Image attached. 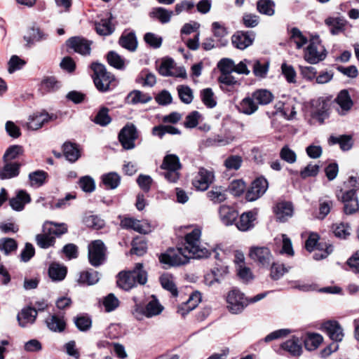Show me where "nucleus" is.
<instances>
[{"label":"nucleus","mask_w":359,"mask_h":359,"mask_svg":"<svg viewBox=\"0 0 359 359\" xmlns=\"http://www.w3.org/2000/svg\"><path fill=\"white\" fill-rule=\"evenodd\" d=\"M147 281V273L142 264L138 263L128 271H121L118 275L117 285L124 290H130L137 284L144 285Z\"/></svg>","instance_id":"1"},{"label":"nucleus","mask_w":359,"mask_h":359,"mask_svg":"<svg viewBox=\"0 0 359 359\" xmlns=\"http://www.w3.org/2000/svg\"><path fill=\"white\" fill-rule=\"evenodd\" d=\"M201 228L196 227L185 236L184 248L192 259L207 258L210 255V251L201 244Z\"/></svg>","instance_id":"2"},{"label":"nucleus","mask_w":359,"mask_h":359,"mask_svg":"<svg viewBox=\"0 0 359 359\" xmlns=\"http://www.w3.org/2000/svg\"><path fill=\"white\" fill-rule=\"evenodd\" d=\"M91 67L94 72L93 81L96 88L102 92L109 90L111 82L114 80V76L107 71L102 64L95 62L92 64Z\"/></svg>","instance_id":"3"},{"label":"nucleus","mask_w":359,"mask_h":359,"mask_svg":"<svg viewBox=\"0 0 359 359\" xmlns=\"http://www.w3.org/2000/svg\"><path fill=\"white\" fill-rule=\"evenodd\" d=\"M182 165L179 157L175 154H167L163 160L161 168L165 170L164 177L170 182L175 183L180 178L179 170Z\"/></svg>","instance_id":"4"},{"label":"nucleus","mask_w":359,"mask_h":359,"mask_svg":"<svg viewBox=\"0 0 359 359\" xmlns=\"http://www.w3.org/2000/svg\"><path fill=\"white\" fill-rule=\"evenodd\" d=\"M163 310V306L154 298L147 303L145 308L140 304H136L133 311V315L137 320H142L144 317L149 318L158 316Z\"/></svg>","instance_id":"5"},{"label":"nucleus","mask_w":359,"mask_h":359,"mask_svg":"<svg viewBox=\"0 0 359 359\" xmlns=\"http://www.w3.org/2000/svg\"><path fill=\"white\" fill-rule=\"evenodd\" d=\"M191 258V255L185 252L184 248H178L175 250H170L165 254H162L159 259L161 263L170 266H179L187 264L189 259Z\"/></svg>","instance_id":"6"},{"label":"nucleus","mask_w":359,"mask_h":359,"mask_svg":"<svg viewBox=\"0 0 359 359\" xmlns=\"http://www.w3.org/2000/svg\"><path fill=\"white\" fill-rule=\"evenodd\" d=\"M326 56L327 50L318 41H311L304 54V60L312 65L324 60Z\"/></svg>","instance_id":"7"},{"label":"nucleus","mask_w":359,"mask_h":359,"mask_svg":"<svg viewBox=\"0 0 359 359\" xmlns=\"http://www.w3.org/2000/svg\"><path fill=\"white\" fill-rule=\"evenodd\" d=\"M250 258L259 266L268 268L273 261L271 250L264 246H252L249 250Z\"/></svg>","instance_id":"8"},{"label":"nucleus","mask_w":359,"mask_h":359,"mask_svg":"<svg viewBox=\"0 0 359 359\" xmlns=\"http://www.w3.org/2000/svg\"><path fill=\"white\" fill-rule=\"evenodd\" d=\"M227 308L234 314L241 313L248 305V299L240 290L233 289L229 292L226 296Z\"/></svg>","instance_id":"9"},{"label":"nucleus","mask_w":359,"mask_h":359,"mask_svg":"<svg viewBox=\"0 0 359 359\" xmlns=\"http://www.w3.org/2000/svg\"><path fill=\"white\" fill-rule=\"evenodd\" d=\"M106 248L104 243L96 240L88 245V259L90 263L94 266L102 264L105 259Z\"/></svg>","instance_id":"10"},{"label":"nucleus","mask_w":359,"mask_h":359,"mask_svg":"<svg viewBox=\"0 0 359 359\" xmlns=\"http://www.w3.org/2000/svg\"><path fill=\"white\" fill-rule=\"evenodd\" d=\"M138 134L136 127L129 123L125 126L118 134V140L125 149H133L135 147V141L137 139Z\"/></svg>","instance_id":"11"},{"label":"nucleus","mask_w":359,"mask_h":359,"mask_svg":"<svg viewBox=\"0 0 359 359\" xmlns=\"http://www.w3.org/2000/svg\"><path fill=\"white\" fill-rule=\"evenodd\" d=\"M158 72L163 76H175L186 78L187 72L184 67H177L174 60L171 58L162 61L158 67Z\"/></svg>","instance_id":"12"},{"label":"nucleus","mask_w":359,"mask_h":359,"mask_svg":"<svg viewBox=\"0 0 359 359\" xmlns=\"http://www.w3.org/2000/svg\"><path fill=\"white\" fill-rule=\"evenodd\" d=\"M120 225L126 229H131L140 233H148L151 231V225L146 220H138L133 217L121 218Z\"/></svg>","instance_id":"13"},{"label":"nucleus","mask_w":359,"mask_h":359,"mask_svg":"<svg viewBox=\"0 0 359 359\" xmlns=\"http://www.w3.org/2000/svg\"><path fill=\"white\" fill-rule=\"evenodd\" d=\"M51 118L52 116L44 111H36L30 114L27 121L22 126L28 130H36L42 128L44 124L48 123Z\"/></svg>","instance_id":"14"},{"label":"nucleus","mask_w":359,"mask_h":359,"mask_svg":"<svg viewBox=\"0 0 359 359\" xmlns=\"http://www.w3.org/2000/svg\"><path fill=\"white\" fill-rule=\"evenodd\" d=\"M268 182L264 177H258L252 183L245 198L248 201H254L260 198L268 189Z\"/></svg>","instance_id":"15"},{"label":"nucleus","mask_w":359,"mask_h":359,"mask_svg":"<svg viewBox=\"0 0 359 359\" xmlns=\"http://www.w3.org/2000/svg\"><path fill=\"white\" fill-rule=\"evenodd\" d=\"M215 176L212 170L200 168L198 174L193 180L194 187L200 191H205L212 183Z\"/></svg>","instance_id":"16"},{"label":"nucleus","mask_w":359,"mask_h":359,"mask_svg":"<svg viewBox=\"0 0 359 359\" xmlns=\"http://www.w3.org/2000/svg\"><path fill=\"white\" fill-rule=\"evenodd\" d=\"M344 205V212L347 215L355 212L359 208L358 197L355 195V190L351 189L346 191H341V196L338 195Z\"/></svg>","instance_id":"17"},{"label":"nucleus","mask_w":359,"mask_h":359,"mask_svg":"<svg viewBox=\"0 0 359 359\" xmlns=\"http://www.w3.org/2000/svg\"><path fill=\"white\" fill-rule=\"evenodd\" d=\"M321 329L325 332L330 338L335 341H341L344 338L341 326L336 320H328L322 324Z\"/></svg>","instance_id":"18"},{"label":"nucleus","mask_w":359,"mask_h":359,"mask_svg":"<svg viewBox=\"0 0 359 359\" xmlns=\"http://www.w3.org/2000/svg\"><path fill=\"white\" fill-rule=\"evenodd\" d=\"M67 45L75 52L86 55L90 53V43L83 38L79 36L72 37L67 41Z\"/></svg>","instance_id":"19"},{"label":"nucleus","mask_w":359,"mask_h":359,"mask_svg":"<svg viewBox=\"0 0 359 359\" xmlns=\"http://www.w3.org/2000/svg\"><path fill=\"white\" fill-rule=\"evenodd\" d=\"M253 41V35L244 32H237L231 37L232 44L234 47L240 50L247 48L252 45Z\"/></svg>","instance_id":"20"},{"label":"nucleus","mask_w":359,"mask_h":359,"mask_svg":"<svg viewBox=\"0 0 359 359\" xmlns=\"http://www.w3.org/2000/svg\"><path fill=\"white\" fill-rule=\"evenodd\" d=\"M201 301V295L200 292H194L191 293L188 299L179 306L177 309L178 313L184 316L189 312L194 310L198 305Z\"/></svg>","instance_id":"21"},{"label":"nucleus","mask_w":359,"mask_h":359,"mask_svg":"<svg viewBox=\"0 0 359 359\" xmlns=\"http://www.w3.org/2000/svg\"><path fill=\"white\" fill-rule=\"evenodd\" d=\"M277 219L280 222L287 221L293 215V207L290 202H280L274 208Z\"/></svg>","instance_id":"22"},{"label":"nucleus","mask_w":359,"mask_h":359,"mask_svg":"<svg viewBox=\"0 0 359 359\" xmlns=\"http://www.w3.org/2000/svg\"><path fill=\"white\" fill-rule=\"evenodd\" d=\"M111 15L107 13L104 18H102L99 22L95 23V29L99 35L107 36L114 32V27L111 23Z\"/></svg>","instance_id":"23"},{"label":"nucleus","mask_w":359,"mask_h":359,"mask_svg":"<svg viewBox=\"0 0 359 359\" xmlns=\"http://www.w3.org/2000/svg\"><path fill=\"white\" fill-rule=\"evenodd\" d=\"M339 108L337 109L339 113L341 115L345 114L353 107V101L347 90H341L335 99Z\"/></svg>","instance_id":"24"},{"label":"nucleus","mask_w":359,"mask_h":359,"mask_svg":"<svg viewBox=\"0 0 359 359\" xmlns=\"http://www.w3.org/2000/svg\"><path fill=\"white\" fill-rule=\"evenodd\" d=\"M47 38L48 34L36 26H32L29 28L26 35L24 36V39L29 44L45 41Z\"/></svg>","instance_id":"25"},{"label":"nucleus","mask_w":359,"mask_h":359,"mask_svg":"<svg viewBox=\"0 0 359 359\" xmlns=\"http://www.w3.org/2000/svg\"><path fill=\"white\" fill-rule=\"evenodd\" d=\"M37 316L36 309L31 307H27L22 309L21 312L17 316L19 325L25 327L29 324L34 323Z\"/></svg>","instance_id":"26"},{"label":"nucleus","mask_w":359,"mask_h":359,"mask_svg":"<svg viewBox=\"0 0 359 359\" xmlns=\"http://www.w3.org/2000/svg\"><path fill=\"white\" fill-rule=\"evenodd\" d=\"M31 201L30 196L25 191H18L16 196L12 198L10 201V205L15 211H21L24 209L25 204Z\"/></svg>","instance_id":"27"},{"label":"nucleus","mask_w":359,"mask_h":359,"mask_svg":"<svg viewBox=\"0 0 359 359\" xmlns=\"http://www.w3.org/2000/svg\"><path fill=\"white\" fill-rule=\"evenodd\" d=\"M328 108V102L323 98L320 97L311 102L312 114L319 119L323 120L326 117Z\"/></svg>","instance_id":"28"},{"label":"nucleus","mask_w":359,"mask_h":359,"mask_svg":"<svg viewBox=\"0 0 359 359\" xmlns=\"http://www.w3.org/2000/svg\"><path fill=\"white\" fill-rule=\"evenodd\" d=\"M258 104L251 94L241 100L239 104L238 110L244 114L252 115L258 110Z\"/></svg>","instance_id":"29"},{"label":"nucleus","mask_w":359,"mask_h":359,"mask_svg":"<svg viewBox=\"0 0 359 359\" xmlns=\"http://www.w3.org/2000/svg\"><path fill=\"white\" fill-rule=\"evenodd\" d=\"M219 218L226 226L231 225L237 218L238 213L233 208L228 205H221L219 209Z\"/></svg>","instance_id":"30"},{"label":"nucleus","mask_w":359,"mask_h":359,"mask_svg":"<svg viewBox=\"0 0 359 359\" xmlns=\"http://www.w3.org/2000/svg\"><path fill=\"white\" fill-rule=\"evenodd\" d=\"M46 324L50 330L55 332H62L66 326L64 317L57 315H51L47 318Z\"/></svg>","instance_id":"31"},{"label":"nucleus","mask_w":359,"mask_h":359,"mask_svg":"<svg viewBox=\"0 0 359 359\" xmlns=\"http://www.w3.org/2000/svg\"><path fill=\"white\" fill-rule=\"evenodd\" d=\"M20 163L6 161L4 166L0 170V178L6 180L17 177L20 172Z\"/></svg>","instance_id":"32"},{"label":"nucleus","mask_w":359,"mask_h":359,"mask_svg":"<svg viewBox=\"0 0 359 359\" xmlns=\"http://www.w3.org/2000/svg\"><path fill=\"white\" fill-rule=\"evenodd\" d=\"M325 23L330 28L331 34L336 35L344 31L346 21L339 17H329L325 20Z\"/></svg>","instance_id":"33"},{"label":"nucleus","mask_w":359,"mask_h":359,"mask_svg":"<svg viewBox=\"0 0 359 359\" xmlns=\"http://www.w3.org/2000/svg\"><path fill=\"white\" fill-rule=\"evenodd\" d=\"M255 220V214L252 212H247L243 213L236 222L237 228L243 231H248L254 226V221Z\"/></svg>","instance_id":"34"},{"label":"nucleus","mask_w":359,"mask_h":359,"mask_svg":"<svg viewBox=\"0 0 359 359\" xmlns=\"http://www.w3.org/2000/svg\"><path fill=\"white\" fill-rule=\"evenodd\" d=\"M44 231L50 233L53 236H60L67 231V226L65 223H55L46 221L43 224Z\"/></svg>","instance_id":"35"},{"label":"nucleus","mask_w":359,"mask_h":359,"mask_svg":"<svg viewBox=\"0 0 359 359\" xmlns=\"http://www.w3.org/2000/svg\"><path fill=\"white\" fill-rule=\"evenodd\" d=\"M281 347L293 356H299L302 352V345L298 338L292 337L282 344Z\"/></svg>","instance_id":"36"},{"label":"nucleus","mask_w":359,"mask_h":359,"mask_svg":"<svg viewBox=\"0 0 359 359\" xmlns=\"http://www.w3.org/2000/svg\"><path fill=\"white\" fill-rule=\"evenodd\" d=\"M67 274V268L57 263L50 265L48 269L49 277L54 281L63 280Z\"/></svg>","instance_id":"37"},{"label":"nucleus","mask_w":359,"mask_h":359,"mask_svg":"<svg viewBox=\"0 0 359 359\" xmlns=\"http://www.w3.org/2000/svg\"><path fill=\"white\" fill-rule=\"evenodd\" d=\"M36 242L41 248L46 249L55 244V238L50 233L46 232L43 225L42 233L36 236Z\"/></svg>","instance_id":"38"},{"label":"nucleus","mask_w":359,"mask_h":359,"mask_svg":"<svg viewBox=\"0 0 359 359\" xmlns=\"http://www.w3.org/2000/svg\"><path fill=\"white\" fill-rule=\"evenodd\" d=\"M161 286L166 290L169 291L173 297H177L178 290L176 287L174 277L169 273L163 274L160 277Z\"/></svg>","instance_id":"39"},{"label":"nucleus","mask_w":359,"mask_h":359,"mask_svg":"<svg viewBox=\"0 0 359 359\" xmlns=\"http://www.w3.org/2000/svg\"><path fill=\"white\" fill-rule=\"evenodd\" d=\"M323 338L320 334L307 333L304 339V346L308 351L316 349L323 342Z\"/></svg>","instance_id":"40"},{"label":"nucleus","mask_w":359,"mask_h":359,"mask_svg":"<svg viewBox=\"0 0 359 359\" xmlns=\"http://www.w3.org/2000/svg\"><path fill=\"white\" fill-rule=\"evenodd\" d=\"M257 104L266 105L269 104L273 98V94L266 89H259L252 93Z\"/></svg>","instance_id":"41"},{"label":"nucleus","mask_w":359,"mask_h":359,"mask_svg":"<svg viewBox=\"0 0 359 359\" xmlns=\"http://www.w3.org/2000/svg\"><path fill=\"white\" fill-rule=\"evenodd\" d=\"M119 44L130 51L135 50L137 46L135 34L132 32L123 34L119 39Z\"/></svg>","instance_id":"42"},{"label":"nucleus","mask_w":359,"mask_h":359,"mask_svg":"<svg viewBox=\"0 0 359 359\" xmlns=\"http://www.w3.org/2000/svg\"><path fill=\"white\" fill-rule=\"evenodd\" d=\"M257 8L262 14L272 16L275 13V3L272 0H259Z\"/></svg>","instance_id":"43"},{"label":"nucleus","mask_w":359,"mask_h":359,"mask_svg":"<svg viewBox=\"0 0 359 359\" xmlns=\"http://www.w3.org/2000/svg\"><path fill=\"white\" fill-rule=\"evenodd\" d=\"M328 142L330 144H339L340 148L344 151L349 150L353 144L351 137L348 135L331 136L328 140Z\"/></svg>","instance_id":"44"},{"label":"nucleus","mask_w":359,"mask_h":359,"mask_svg":"<svg viewBox=\"0 0 359 359\" xmlns=\"http://www.w3.org/2000/svg\"><path fill=\"white\" fill-rule=\"evenodd\" d=\"M333 251V247L330 244L326 243H320L315 249L313 258L316 260H320L326 258Z\"/></svg>","instance_id":"45"},{"label":"nucleus","mask_w":359,"mask_h":359,"mask_svg":"<svg viewBox=\"0 0 359 359\" xmlns=\"http://www.w3.org/2000/svg\"><path fill=\"white\" fill-rule=\"evenodd\" d=\"M151 100L149 95L144 94L140 90H133L127 96L126 100L129 104L147 103Z\"/></svg>","instance_id":"46"},{"label":"nucleus","mask_w":359,"mask_h":359,"mask_svg":"<svg viewBox=\"0 0 359 359\" xmlns=\"http://www.w3.org/2000/svg\"><path fill=\"white\" fill-rule=\"evenodd\" d=\"M63 152L65 158L70 162H75L80 156L79 151L75 144L66 142L63 145Z\"/></svg>","instance_id":"47"},{"label":"nucleus","mask_w":359,"mask_h":359,"mask_svg":"<svg viewBox=\"0 0 359 359\" xmlns=\"http://www.w3.org/2000/svg\"><path fill=\"white\" fill-rule=\"evenodd\" d=\"M100 277L98 272L95 271H83L80 273L78 281L80 283L89 285H94L99 281Z\"/></svg>","instance_id":"48"},{"label":"nucleus","mask_w":359,"mask_h":359,"mask_svg":"<svg viewBox=\"0 0 359 359\" xmlns=\"http://www.w3.org/2000/svg\"><path fill=\"white\" fill-rule=\"evenodd\" d=\"M102 180L106 187L114 189L119 185L121 178L117 173L109 172L102 175Z\"/></svg>","instance_id":"49"},{"label":"nucleus","mask_w":359,"mask_h":359,"mask_svg":"<svg viewBox=\"0 0 359 359\" xmlns=\"http://www.w3.org/2000/svg\"><path fill=\"white\" fill-rule=\"evenodd\" d=\"M46 177L47 173L42 170L31 172L29 175L30 185L33 187H39L45 183Z\"/></svg>","instance_id":"50"},{"label":"nucleus","mask_w":359,"mask_h":359,"mask_svg":"<svg viewBox=\"0 0 359 359\" xmlns=\"http://www.w3.org/2000/svg\"><path fill=\"white\" fill-rule=\"evenodd\" d=\"M172 14V11L161 7L154 8L151 13V16L159 20L161 23L168 22L170 20Z\"/></svg>","instance_id":"51"},{"label":"nucleus","mask_w":359,"mask_h":359,"mask_svg":"<svg viewBox=\"0 0 359 359\" xmlns=\"http://www.w3.org/2000/svg\"><path fill=\"white\" fill-rule=\"evenodd\" d=\"M208 197L214 203H219L226 199V194L221 187H215L208 192Z\"/></svg>","instance_id":"52"},{"label":"nucleus","mask_w":359,"mask_h":359,"mask_svg":"<svg viewBox=\"0 0 359 359\" xmlns=\"http://www.w3.org/2000/svg\"><path fill=\"white\" fill-rule=\"evenodd\" d=\"M108 63L117 69H123L125 68V60L118 53L114 51H110L107 54Z\"/></svg>","instance_id":"53"},{"label":"nucleus","mask_w":359,"mask_h":359,"mask_svg":"<svg viewBox=\"0 0 359 359\" xmlns=\"http://www.w3.org/2000/svg\"><path fill=\"white\" fill-rule=\"evenodd\" d=\"M18 245L13 238H3L0 239V251L8 255L17 249Z\"/></svg>","instance_id":"54"},{"label":"nucleus","mask_w":359,"mask_h":359,"mask_svg":"<svg viewBox=\"0 0 359 359\" xmlns=\"http://www.w3.org/2000/svg\"><path fill=\"white\" fill-rule=\"evenodd\" d=\"M280 157L284 161L292 164L297 161V154L288 145L283 146L280 151Z\"/></svg>","instance_id":"55"},{"label":"nucleus","mask_w":359,"mask_h":359,"mask_svg":"<svg viewBox=\"0 0 359 359\" xmlns=\"http://www.w3.org/2000/svg\"><path fill=\"white\" fill-rule=\"evenodd\" d=\"M177 92L181 101L185 104H190L194 98L192 90L187 86H179Z\"/></svg>","instance_id":"56"},{"label":"nucleus","mask_w":359,"mask_h":359,"mask_svg":"<svg viewBox=\"0 0 359 359\" xmlns=\"http://www.w3.org/2000/svg\"><path fill=\"white\" fill-rule=\"evenodd\" d=\"M111 121V118L109 115V109L106 107H102L94 118V122L101 126H106Z\"/></svg>","instance_id":"57"},{"label":"nucleus","mask_w":359,"mask_h":359,"mask_svg":"<svg viewBox=\"0 0 359 359\" xmlns=\"http://www.w3.org/2000/svg\"><path fill=\"white\" fill-rule=\"evenodd\" d=\"M102 304L105 311L111 312L119 306V300L114 294L110 293L104 298Z\"/></svg>","instance_id":"58"},{"label":"nucleus","mask_w":359,"mask_h":359,"mask_svg":"<svg viewBox=\"0 0 359 359\" xmlns=\"http://www.w3.org/2000/svg\"><path fill=\"white\" fill-rule=\"evenodd\" d=\"M23 153V148L20 145H13L8 148L4 155V160L5 162L13 160L22 155Z\"/></svg>","instance_id":"59"},{"label":"nucleus","mask_w":359,"mask_h":359,"mask_svg":"<svg viewBox=\"0 0 359 359\" xmlns=\"http://www.w3.org/2000/svg\"><path fill=\"white\" fill-rule=\"evenodd\" d=\"M281 71L288 83H294L296 82L297 74L292 65H287L285 62L283 63L281 65Z\"/></svg>","instance_id":"60"},{"label":"nucleus","mask_w":359,"mask_h":359,"mask_svg":"<svg viewBox=\"0 0 359 359\" xmlns=\"http://www.w3.org/2000/svg\"><path fill=\"white\" fill-rule=\"evenodd\" d=\"M291 39L296 44L297 48L300 49L306 43L307 39L302 34L301 31L297 28H292L291 30Z\"/></svg>","instance_id":"61"},{"label":"nucleus","mask_w":359,"mask_h":359,"mask_svg":"<svg viewBox=\"0 0 359 359\" xmlns=\"http://www.w3.org/2000/svg\"><path fill=\"white\" fill-rule=\"evenodd\" d=\"M243 159L240 156L232 155L229 156L224 161V165L227 170H238L242 164Z\"/></svg>","instance_id":"62"},{"label":"nucleus","mask_w":359,"mask_h":359,"mask_svg":"<svg viewBox=\"0 0 359 359\" xmlns=\"http://www.w3.org/2000/svg\"><path fill=\"white\" fill-rule=\"evenodd\" d=\"M269 71V64H262L259 60H256L253 62L252 72L255 76L264 78Z\"/></svg>","instance_id":"63"},{"label":"nucleus","mask_w":359,"mask_h":359,"mask_svg":"<svg viewBox=\"0 0 359 359\" xmlns=\"http://www.w3.org/2000/svg\"><path fill=\"white\" fill-rule=\"evenodd\" d=\"M201 99L205 106L213 108L216 106L217 102L214 98V93L211 88H205L201 92Z\"/></svg>","instance_id":"64"}]
</instances>
